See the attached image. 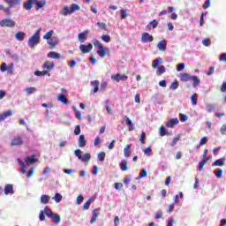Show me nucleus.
Here are the masks:
<instances>
[{
  "instance_id": "nucleus-63",
  "label": "nucleus",
  "mask_w": 226,
  "mask_h": 226,
  "mask_svg": "<svg viewBox=\"0 0 226 226\" xmlns=\"http://www.w3.org/2000/svg\"><path fill=\"white\" fill-rule=\"evenodd\" d=\"M221 93H225L226 91V82H222L220 88Z\"/></svg>"
},
{
  "instance_id": "nucleus-4",
  "label": "nucleus",
  "mask_w": 226,
  "mask_h": 226,
  "mask_svg": "<svg viewBox=\"0 0 226 226\" xmlns=\"http://www.w3.org/2000/svg\"><path fill=\"white\" fill-rule=\"evenodd\" d=\"M17 23L11 19H4L0 21V26L2 27H15Z\"/></svg>"
},
{
  "instance_id": "nucleus-49",
  "label": "nucleus",
  "mask_w": 226,
  "mask_h": 226,
  "mask_svg": "<svg viewBox=\"0 0 226 226\" xmlns=\"http://www.w3.org/2000/svg\"><path fill=\"white\" fill-rule=\"evenodd\" d=\"M79 10H80V6H79V4H72L71 11H72V13H74L75 11H79Z\"/></svg>"
},
{
  "instance_id": "nucleus-50",
  "label": "nucleus",
  "mask_w": 226,
  "mask_h": 226,
  "mask_svg": "<svg viewBox=\"0 0 226 226\" xmlns=\"http://www.w3.org/2000/svg\"><path fill=\"white\" fill-rule=\"evenodd\" d=\"M91 202H93L92 199L88 200L86 203H84L83 205L84 211H87V209H89V206H91Z\"/></svg>"
},
{
  "instance_id": "nucleus-47",
  "label": "nucleus",
  "mask_w": 226,
  "mask_h": 226,
  "mask_svg": "<svg viewBox=\"0 0 226 226\" xmlns=\"http://www.w3.org/2000/svg\"><path fill=\"white\" fill-rule=\"evenodd\" d=\"M101 40H102V41H105V43H109V42H110V35H109V34H102L101 36Z\"/></svg>"
},
{
  "instance_id": "nucleus-34",
  "label": "nucleus",
  "mask_w": 226,
  "mask_h": 226,
  "mask_svg": "<svg viewBox=\"0 0 226 226\" xmlns=\"http://www.w3.org/2000/svg\"><path fill=\"white\" fill-rule=\"evenodd\" d=\"M49 200H50V196L47 194H43L41 196V202L42 204H49Z\"/></svg>"
},
{
  "instance_id": "nucleus-57",
  "label": "nucleus",
  "mask_w": 226,
  "mask_h": 226,
  "mask_svg": "<svg viewBox=\"0 0 226 226\" xmlns=\"http://www.w3.org/2000/svg\"><path fill=\"white\" fill-rule=\"evenodd\" d=\"M185 70V63L178 64L177 65V72H183Z\"/></svg>"
},
{
  "instance_id": "nucleus-53",
  "label": "nucleus",
  "mask_w": 226,
  "mask_h": 226,
  "mask_svg": "<svg viewBox=\"0 0 226 226\" xmlns=\"http://www.w3.org/2000/svg\"><path fill=\"white\" fill-rule=\"evenodd\" d=\"M99 162H105V152H100L98 154Z\"/></svg>"
},
{
  "instance_id": "nucleus-12",
  "label": "nucleus",
  "mask_w": 226,
  "mask_h": 226,
  "mask_svg": "<svg viewBox=\"0 0 226 226\" xmlns=\"http://www.w3.org/2000/svg\"><path fill=\"white\" fill-rule=\"evenodd\" d=\"M35 10H41L44 6H47V0H34Z\"/></svg>"
},
{
  "instance_id": "nucleus-5",
  "label": "nucleus",
  "mask_w": 226,
  "mask_h": 226,
  "mask_svg": "<svg viewBox=\"0 0 226 226\" xmlns=\"http://www.w3.org/2000/svg\"><path fill=\"white\" fill-rule=\"evenodd\" d=\"M100 207L98 208H94L93 211H92V218L90 220V223L93 225L94 223H96V220H98V216H100Z\"/></svg>"
},
{
  "instance_id": "nucleus-44",
  "label": "nucleus",
  "mask_w": 226,
  "mask_h": 226,
  "mask_svg": "<svg viewBox=\"0 0 226 226\" xmlns=\"http://www.w3.org/2000/svg\"><path fill=\"white\" fill-rule=\"evenodd\" d=\"M162 58H156L153 61L152 67L153 68H158V65L160 63H162Z\"/></svg>"
},
{
  "instance_id": "nucleus-9",
  "label": "nucleus",
  "mask_w": 226,
  "mask_h": 226,
  "mask_svg": "<svg viewBox=\"0 0 226 226\" xmlns=\"http://www.w3.org/2000/svg\"><path fill=\"white\" fill-rule=\"evenodd\" d=\"M25 163H26V165H33V163H38V159L34 154L31 156H26V158L25 159Z\"/></svg>"
},
{
  "instance_id": "nucleus-40",
  "label": "nucleus",
  "mask_w": 226,
  "mask_h": 226,
  "mask_svg": "<svg viewBox=\"0 0 226 226\" xmlns=\"http://www.w3.org/2000/svg\"><path fill=\"white\" fill-rule=\"evenodd\" d=\"M44 213L48 216V218H50V216L54 215V212H52V210L49 207H44Z\"/></svg>"
},
{
  "instance_id": "nucleus-8",
  "label": "nucleus",
  "mask_w": 226,
  "mask_h": 226,
  "mask_svg": "<svg viewBox=\"0 0 226 226\" xmlns=\"http://www.w3.org/2000/svg\"><path fill=\"white\" fill-rule=\"evenodd\" d=\"M153 40H154V37H153V35L149 34V33H143L141 35V41H143V43H148L153 41Z\"/></svg>"
},
{
  "instance_id": "nucleus-13",
  "label": "nucleus",
  "mask_w": 226,
  "mask_h": 226,
  "mask_svg": "<svg viewBox=\"0 0 226 226\" xmlns=\"http://www.w3.org/2000/svg\"><path fill=\"white\" fill-rule=\"evenodd\" d=\"M33 6H34V0H26L23 4V7L26 11L33 10Z\"/></svg>"
},
{
  "instance_id": "nucleus-19",
  "label": "nucleus",
  "mask_w": 226,
  "mask_h": 226,
  "mask_svg": "<svg viewBox=\"0 0 226 226\" xmlns=\"http://www.w3.org/2000/svg\"><path fill=\"white\" fill-rule=\"evenodd\" d=\"M157 48L159 50H162V52H165L167 50V40H162L158 42Z\"/></svg>"
},
{
  "instance_id": "nucleus-59",
  "label": "nucleus",
  "mask_w": 226,
  "mask_h": 226,
  "mask_svg": "<svg viewBox=\"0 0 226 226\" xmlns=\"http://www.w3.org/2000/svg\"><path fill=\"white\" fill-rule=\"evenodd\" d=\"M127 15H128V14H126V10L122 9V10H121V16H120V19L123 20V19H126Z\"/></svg>"
},
{
  "instance_id": "nucleus-52",
  "label": "nucleus",
  "mask_w": 226,
  "mask_h": 226,
  "mask_svg": "<svg viewBox=\"0 0 226 226\" xmlns=\"http://www.w3.org/2000/svg\"><path fill=\"white\" fill-rule=\"evenodd\" d=\"M139 142H140V144H146V132H141Z\"/></svg>"
},
{
  "instance_id": "nucleus-29",
  "label": "nucleus",
  "mask_w": 226,
  "mask_h": 226,
  "mask_svg": "<svg viewBox=\"0 0 226 226\" xmlns=\"http://www.w3.org/2000/svg\"><path fill=\"white\" fill-rule=\"evenodd\" d=\"M12 112L11 111H5L3 114L0 115V121H4V119H8V117H10L11 116H12Z\"/></svg>"
},
{
  "instance_id": "nucleus-41",
  "label": "nucleus",
  "mask_w": 226,
  "mask_h": 226,
  "mask_svg": "<svg viewBox=\"0 0 226 226\" xmlns=\"http://www.w3.org/2000/svg\"><path fill=\"white\" fill-rule=\"evenodd\" d=\"M97 26L100 29H102V31H109V29L107 28V24L103 23V22H97Z\"/></svg>"
},
{
  "instance_id": "nucleus-39",
  "label": "nucleus",
  "mask_w": 226,
  "mask_h": 226,
  "mask_svg": "<svg viewBox=\"0 0 226 226\" xmlns=\"http://www.w3.org/2000/svg\"><path fill=\"white\" fill-rule=\"evenodd\" d=\"M177 87H179V83L177 82V79H175L174 82H172L170 86V89H171L172 91H176Z\"/></svg>"
},
{
  "instance_id": "nucleus-35",
  "label": "nucleus",
  "mask_w": 226,
  "mask_h": 226,
  "mask_svg": "<svg viewBox=\"0 0 226 226\" xmlns=\"http://www.w3.org/2000/svg\"><path fill=\"white\" fill-rule=\"evenodd\" d=\"M54 35V30H50L49 32H47L43 36V40H47V41L49 40H50L52 38V36Z\"/></svg>"
},
{
  "instance_id": "nucleus-58",
  "label": "nucleus",
  "mask_w": 226,
  "mask_h": 226,
  "mask_svg": "<svg viewBox=\"0 0 226 226\" xmlns=\"http://www.w3.org/2000/svg\"><path fill=\"white\" fill-rule=\"evenodd\" d=\"M180 121H182V123H185V121H188V117L183 113L180 114Z\"/></svg>"
},
{
  "instance_id": "nucleus-45",
  "label": "nucleus",
  "mask_w": 226,
  "mask_h": 226,
  "mask_svg": "<svg viewBox=\"0 0 226 226\" xmlns=\"http://www.w3.org/2000/svg\"><path fill=\"white\" fill-rule=\"evenodd\" d=\"M181 139V135H178L176 138H173L172 142L170 143V147H174V146H176V144H177V142H179Z\"/></svg>"
},
{
  "instance_id": "nucleus-20",
  "label": "nucleus",
  "mask_w": 226,
  "mask_h": 226,
  "mask_svg": "<svg viewBox=\"0 0 226 226\" xmlns=\"http://www.w3.org/2000/svg\"><path fill=\"white\" fill-rule=\"evenodd\" d=\"M48 57H49V59H63V56H61V54L55 51L49 52L48 54Z\"/></svg>"
},
{
  "instance_id": "nucleus-28",
  "label": "nucleus",
  "mask_w": 226,
  "mask_h": 226,
  "mask_svg": "<svg viewBox=\"0 0 226 226\" xmlns=\"http://www.w3.org/2000/svg\"><path fill=\"white\" fill-rule=\"evenodd\" d=\"M119 167L123 172H126V170H128V162H126V160L121 161Z\"/></svg>"
},
{
  "instance_id": "nucleus-33",
  "label": "nucleus",
  "mask_w": 226,
  "mask_h": 226,
  "mask_svg": "<svg viewBox=\"0 0 226 226\" xmlns=\"http://www.w3.org/2000/svg\"><path fill=\"white\" fill-rule=\"evenodd\" d=\"M91 86L94 87V93H98V88L100 87V81L99 80H94L91 81Z\"/></svg>"
},
{
  "instance_id": "nucleus-24",
  "label": "nucleus",
  "mask_w": 226,
  "mask_h": 226,
  "mask_svg": "<svg viewBox=\"0 0 226 226\" xmlns=\"http://www.w3.org/2000/svg\"><path fill=\"white\" fill-rule=\"evenodd\" d=\"M56 99L58 102L64 103V105H68V99L66 98V95H64V94H58Z\"/></svg>"
},
{
  "instance_id": "nucleus-14",
  "label": "nucleus",
  "mask_w": 226,
  "mask_h": 226,
  "mask_svg": "<svg viewBox=\"0 0 226 226\" xmlns=\"http://www.w3.org/2000/svg\"><path fill=\"white\" fill-rule=\"evenodd\" d=\"M22 144H24V141L22 140V138L19 136L14 137L11 142V146H22Z\"/></svg>"
},
{
  "instance_id": "nucleus-7",
  "label": "nucleus",
  "mask_w": 226,
  "mask_h": 226,
  "mask_svg": "<svg viewBox=\"0 0 226 226\" xmlns=\"http://www.w3.org/2000/svg\"><path fill=\"white\" fill-rule=\"evenodd\" d=\"M47 43L49 45V49H56V45H59V39L57 37H51L47 41Z\"/></svg>"
},
{
  "instance_id": "nucleus-31",
  "label": "nucleus",
  "mask_w": 226,
  "mask_h": 226,
  "mask_svg": "<svg viewBox=\"0 0 226 226\" xmlns=\"http://www.w3.org/2000/svg\"><path fill=\"white\" fill-rule=\"evenodd\" d=\"M49 218H51L52 222L56 224L61 222V216L55 213H53L52 216H50Z\"/></svg>"
},
{
  "instance_id": "nucleus-36",
  "label": "nucleus",
  "mask_w": 226,
  "mask_h": 226,
  "mask_svg": "<svg viewBox=\"0 0 226 226\" xmlns=\"http://www.w3.org/2000/svg\"><path fill=\"white\" fill-rule=\"evenodd\" d=\"M126 124H128L129 128V132H133V130H135V127H133V122L132 121V119L130 117H127L126 119Z\"/></svg>"
},
{
  "instance_id": "nucleus-15",
  "label": "nucleus",
  "mask_w": 226,
  "mask_h": 226,
  "mask_svg": "<svg viewBox=\"0 0 226 226\" xmlns=\"http://www.w3.org/2000/svg\"><path fill=\"white\" fill-rule=\"evenodd\" d=\"M192 76H191L187 72L180 73V80H181V82H190V80H192Z\"/></svg>"
},
{
  "instance_id": "nucleus-42",
  "label": "nucleus",
  "mask_w": 226,
  "mask_h": 226,
  "mask_svg": "<svg viewBox=\"0 0 226 226\" xmlns=\"http://www.w3.org/2000/svg\"><path fill=\"white\" fill-rule=\"evenodd\" d=\"M53 200H55V202H56V203H59L61 200H63V195L56 192L55 194V197H53Z\"/></svg>"
},
{
  "instance_id": "nucleus-55",
  "label": "nucleus",
  "mask_w": 226,
  "mask_h": 226,
  "mask_svg": "<svg viewBox=\"0 0 226 226\" xmlns=\"http://www.w3.org/2000/svg\"><path fill=\"white\" fill-rule=\"evenodd\" d=\"M202 45H204V47H209V45H211V39L209 38L204 39L202 41Z\"/></svg>"
},
{
  "instance_id": "nucleus-10",
  "label": "nucleus",
  "mask_w": 226,
  "mask_h": 226,
  "mask_svg": "<svg viewBox=\"0 0 226 226\" xmlns=\"http://www.w3.org/2000/svg\"><path fill=\"white\" fill-rule=\"evenodd\" d=\"M111 79L115 80L116 82H119L120 80L124 81V80H128V76L117 73L116 75L111 76Z\"/></svg>"
},
{
  "instance_id": "nucleus-38",
  "label": "nucleus",
  "mask_w": 226,
  "mask_h": 226,
  "mask_svg": "<svg viewBox=\"0 0 226 226\" xmlns=\"http://www.w3.org/2000/svg\"><path fill=\"white\" fill-rule=\"evenodd\" d=\"M165 72H166L165 66L161 65L157 68L156 75H163V73H165Z\"/></svg>"
},
{
  "instance_id": "nucleus-18",
  "label": "nucleus",
  "mask_w": 226,
  "mask_h": 226,
  "mask_svg": "<svg viewBox=\"0 0 226 226\" xmlns=\"http://www.w3.org/2000/svg\"><path fill=\"white\" fill-rule=\"evenodd\" d=\"M132 144H128L124 148V155L125 158H130L132 156Z\"/></svg>"
},
{
  "instance_id": "nucleus-2",
  "label": "nucleus",
  "mask_w": 226,
  "mask_h": 226,
  "mask_svg": "<svg viewBox=\"0 0 226 226\" xmlns=\"http://www.w3.org/2000/svg\"><path fill=\"white\" fill-rule=\"evenodd\" d=\"M93 43L94 46L98 49L97 54L100 56V57H105V56H107V52H110V49L109 48H103V44L98 40H94Z\"/></svg>"
},
{
  "instance_id": "nucleus-6",
  "label": "nucleus",
  "mask_w": 226,
  "mask_h": 226,
  "mask_svg": "<svg viewBox=\"0 0 226 226\" xmlns=\"http://www.w3.org/2000/svg\"><path fill=\"white\" fill-rule=\"evenodd\" d=\"M79 50L82 52V54H89V51L93 50V44L91 43H88L87 45L81 44L79 46Z\"/></svg>"
},
{
  "instance_id": "nucleus-60",
  "label": "nucleus",
  "mask_w": 226,
  "mask_h": 226,
  "mask_svg": "<svg viewBox=\"0 0 226 226\" xmlns=\"http://www.w3.org/2000/svg\"><path fill=\"white\" fill-rule=\"evenodd\" d=\"M207 144V137H203L200 140V146H204Z\"/></svg>"
},
{
  "instance_id": "nucleus-54",
  "label": "nucleus",
  "mask_w": 226,
  "mask_h": 226,
  "mask_svg": "<svg viewBox=\"0 0 226 226\" xmlns=\"http://www.w3.org/2000/svg\"><path fill=\"white\" fill-rule=\"evenodd\" d=\"M191 102L192 105H197L198 101H197V94H194L191 96Z\"/></svg>"
},
{
  "instance_id": "nucleus-64",
  "label": "nucleus",
  "mask_w": 226,
  "mask_h": 226,
  "mask_svg": "<svg viewBox=\"0 0 226 226\" xmlns=\"http://www.w3.org/2000/svg\"><path fill=\"white\" fill-rule=\"evenodd\" d=\"M115 188L117 190H121V188H123V183H115Z\"/></svg>"
},
{
  "instance_id": "nucleus-30",
  "label": "nucleus",
  "mask_w": 226,
  "mask_h": 226,
  "mask_svg": "<svg viewBox=\"0 0 226 226\" xmlns=\"http://www.w3.org/2000/svg\"><path fill=\"white\" fill-rule=\"evenodd\" d=\"M79 147H86V137L83 134L79 135Z\"/></svg>"
},
{
  "instance_id": "nucleus-23",
  "label": "nucleus",
  "mask_w": 226,
  "mask_h": 226,
  "mask_svg": "<svg viewBox=\"0 0 226 226\" xmlns=\"http://www.w3.org/2000/svg\"><path fill=\"white\" fill-rule=\"evenodd\" d=\"M209 162V157L203 158L201 162H199V170L202 172L204 170V166Z\"/></svg>"
},
{
  "instance_id": "nucleus-11",
  "label": "nucleus",
  "mask_w": 226,
  "mask_h": 226,
  "mask_svg": "<svg viewBox=\"0 0 226 226\" xmlns=\"http://www.w3.org/2000/svg\"><path fill=\"white\" fill-rule=\"evenodd\" d=\"M87 34H89V30H85L83 33L78 34V40L80 43H84L87 40Z\"/></svg>"
},
{
  "instance_id": "nucleus-43",
  "label": "nucleus",
  "mask_w": 226,
  "mask_h": 226,
  "mask_svg": "<svg viewBox=\"0 0 226 226\" xmlns=\"http://www.w3.org/2000/svg\"><path fill=\"white\" fill-rule=\"evenodd\" d=\"M159 134L161 135V137H165V135H167V129H165L164 125H162L160 127Z\"/></svg>"
},
{
  "instance_id": "nucleus-21",
  "label": "nucleus",
  "mask_w": 226,
  "mask_h": 226,
  "mask_svg": "<svg viewBox=\"0 0 226 226\" xmlns=\"http://www.w3.org/2000/svg\"><path fill=\"white\" fill-rule=\"evenodd\" d=\"M14 38H16L18 41H24L26 38V33L19 31L15 34Z\"/></svg>"
},
{
  "instance_id": "nucleus-48",
  "label": "nucleus",
  "mask_w": 226,
  "mask_h": 226,
  "mask_svg": "<svg viewBox=\"0 0 226 226\" xmlns=\"http://www.w3.org/2000/svg\"><path fill=\"white\" fill-rule=\"evenodd\" d=\"M105 107H106V110H107L108 114H109V116H112V114H114V112L110 109V106H109V100L105 101Z\"/></svg>"
},
{
  "instance_id": "nucleus-56",
  "label": "nucleus",
  "mask_w": 226,
  "mask_h": 226,
  "mask_svg": "<svg viewBox=\"0 0 226 226\" xmlns=\"http://www.w3.org/2000/svg\"><path fill=\"white\" fill-rule=\"evenodd\" d=\"M143 153L147 154V156H151L153 150L151 149V147H148L143 150Z\"/></svg>"
},
{
  "instance_id": "nucleus-25",
  "label": "nucleus",
  "mask_w": 226,
  "mask_h": 226,
  "mask_svg": "<svg viewBox=\"0 0 226 226\" xmlns=\"http://www.w3.org/2000/svg\"><path fill=\"white\" fill-rule=\"evenodd\" d=\"M191 80H192V87H199L200 86V79L198 76H192Z\"/></svg>"
},
{
  "instance_id": "nucleus-51",
  "label": "nucleus",
  "mask_w": 226,
  "mask_h": 226,
  "mask_svg": "<svg viewBox=\"0 0 226 226\" xmlns=\"http://www.w3.org/2000/svg\"><path fill=\"white\" fill-rule=\"evenodd\" d=\"M215 177H217V179H221V177L223 176V170H216L215 171Z\"/></svg>"
},
{
  "instance_id": "nucleus-46",
  "label": "nucleus",
  "mask_w": 226,
  "mask_h": 226,
  "mask_svg": "<svg viewBox=\"0 0 226 226\" xmlns=\"http://www.w3.org/2000/svg\"><path fill=\"white\" fill-rule=\"evenodd\" d=\"M35 91H36V87H32L26 88L25 93L30 95V94H33V93H34Z\"/></svg>"
},
{
  "instance_id": "nucleus-17",
  "label": "nucleus",
  "mask_w": 226,
  "mask_h": 226,
  "mask_svg": "<svg viewBox=\"0 0 226 226\" xmlns=\"http://www.w3.org/2000/svg\"><path fill=\"white\" fill-rule=\"evenodd\" d=\"M176 124H179V119L178 118H171L167 124V128H174Z\"/></svg>"
},
{
  "instance_id": "nucleus-16",
  "label": "nucleus",
  "mask_w": 226,
  "mask_h": 226,
  "mask_svg": "<svg viewBox=\"0 0 226 226\" xmlns=\"http://www.w3.org/2000/svg\"><path fill=\"white\" fill-rule=\"evenodd\" d=\"M4 192L5 195L13 194L14 193L13 185H11V184L5 185Z\"/></svg>"
},
{
  "instance_id": "nucleus-32",
  "label": "nucleus",
  "mask_w": 226,
  "mask_h": 226,
  "mask_svg": "<svg viewBox=\"0 0 226 226\" xmlns=\"http://www.w3.org/2000/svg\"><path fill=\"white\" fill-rule=\"evenodd\" d=\"M34 75L37 77H45V75H49L50 77V73H49V71H36L34 72Z\"/></svg>"
},
{
  "instance_id": "nucleus-62",
  "label": "nucleus",
  "mask_w": 226,
  "mask_h": 226,
  "mask_svg": "<svg viewBox=\"0 0 226 226\" xmlns=\"http://www.w3.org/2000/svg\"><path fill=\"white\" fill-rule=\"evenodd\" d=\"M74 135H80V125H76L74 129Z\"/></svg>"
},
{
  "instance_id": "nucleus-1",
  "label": "nucleus",
  "mask_w": 226,
  "mask_h": 226,
  "mask_svg": "<svg viewBox=\"0 0 226 226\" xmlns=\"http://www.w3.org/2000/svg\"><path fill=\"white\" fill-rule=\"evenodd\" d=\"M4 2L9 6L0 4V11H4L6 15H11V9L22 6V0H4Z\"/></svg>"
},
{
  "instance_id": "nucleus-26",
  "label": "nucleus",
  "mask_w": 226,
  "mask_h": 226,
  "mask_svg": "<svg viewBox=\"0 0 226 226\" xmlns=\"http://www.w3.org/2000/svg\"><path fill=\"white\" fill-rule=\"evenodd\" d=\"M72 13H73L72 11V8H70V6L66 5L62 11H61V14L64 15V17H66L67 15H72Z\"/></svg>"
},
{
  "instance_id": "nucleus-27",
  "label": "nucleus",
  "mask_w": 226,
  "mask_h": 226,
  "mask_svg": "<svg viewBox=\"0 0 226 226\" xmlns=\"http://www.w3.org/2000/svg\"><path fill=\"white\" fill-rule=\"evenodd\" d=\"M223 165H225V159H222V158L216 160L212 164L213 167H223Z\"/></svg>"
},
{
  "instance_id": "nucleus-22",
  "label": "nucleus",
  "mask_w": 226,
  "mask_h": 226,
  "mask_svg": "<svg viewBox=\"0 0 226 226\" xmlns=\"http://www.w3.org/2000/svg\"><path fill=\"white\" fill-rule=\"evenodd\" d=\"M56 66V64L54 62H52L50 64V62L49 61H46L43 65H42V68L43 70H53V68Z\"/></svg>"
},
{
  "instance_id": "nucleus-3",
  "label": "nucleus",
  "mask_w": 226,
  "mask_h": 226,
  "mask_svg": "<svg viewBox=\"0 0 226 226\" xmlns=\"http://www.w3.org/2000/svg\"><path fill=\"white\" fill-rule=\"evenodd\" d=\"M40 31H41V28H39L37 32L28 39V47L30 49H34V47L40 43Z\"/></svg>"
},
{
  "instance_id": "nucleus-37",
  "label": "nucleus",
  "mask_w": 226,
  "mask_h": 226,
  "mask_svg": "<svg viewBox=\"0 0 226 226\" xmlns=\"http://www.w3.org/2000/svg\"><path fill=\"white\" fill-rule=\"evenodd\" d=\"M83 163H86V162H89L91 160V154H85L81 158L79 159Z\"/></svg>"
},
{
  "instance_id": "nucleus-61",
  "label": "nucleus",
  "mask_w": 226,
  "mask_h": 226,
  "mask_svg": "<svg viewBox=\"0 0 226 226\" xmlns=\"http://www.w3.org/2000/svg\"><path fill=\"white\" fill-rule=\"evenodd\" d=\"M146 176H147V170H146V169L141 170V171L139 172V177H146Z\"/></svg>"
}]
</instances>
